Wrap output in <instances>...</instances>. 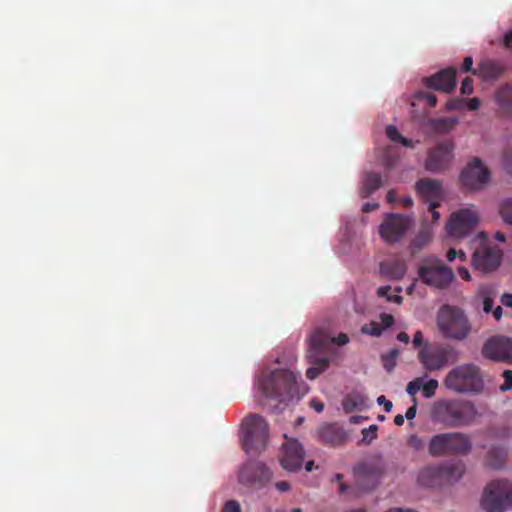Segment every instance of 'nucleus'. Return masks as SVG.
<instances>
[{"instance_id": "nucleus-1", "label": "nucleus", "mask_w": 512, "mask_h": 512, "mask_svg": "<svg viewBox=\"0 0 512 512\" xmlns=\"http://www.w3.org/2000/svg\"><path fill=\"white\" fill-rule=\"evenodd\" d=\"M299 377L300 375L286 369H276L270 373L263 371L258 379V386L267 398L286 402L304 395L305 390H301Z\"/></svg>"}, {"instance_id": "nucleus-2", "label": "nucleus", "mask_w": 512, "mask_h": 512, "mask_svg": "<svg viewBox=\"0 0 512 512\" xmlns=\"http://www.w3.org/2000/svg\"><path fill=\"white\" fill-rule=\"evenodd\" d=\"M476 414L473 405L453 399H441L434 402L430 410L432 422L446 428L469 425Z\"/></svg>"}, {"instance_id": "nucleus-3", "label": "nucleus", "mask_w": 512, "mask_h": 512, "mask_svg": "<svg viewBox=\"0 0 512 512\" xmlns=\"http://www.w3.org/2000/svg\"><path fill=\"white\" fill-rule=\"evenodd\" d=\"M472 442L461 432H444L431 437L428 453L432 457L465 456L470 453Z\"/></svg>"}, {"instance_id": "nucleus-4", "label": "nucleus", "mask_w": 512, "mask_h": 512, "mask_svg": "<svg viewBox=\"0 0 512 512\" xmlns=\"http://www.w3.org/2000/svg\"><path fill=\"white\" fill-rule=\"evenodd\" d=\"M443 384L446 389L457 394L478 392L480 390V370L474 364L458 365L446 374Z\"/></svg>"}, {"instance_id": "nucleus-5", "label": "nucleus", "mask_w": 512, "mask_h": 512, "mask_svg": "<svg viewBox=\"0 0 512 512\" xmlns=\"http://www.w3.org/2000/svg\"><path fill=\"white\" fill-rule=\"evenodd\" d=\"M243 449L247 454H259L269 439V425L260 415L251 414L243 421Z\"/></svg>"}, {"instance_id": "nucleus-6", "label": "nucleus", "mask_w": 512, "mask_h": 512, "mask_svg": "<svg viewBox=\"0 0 512 512\" xmlns=\"http://www.w3.org/2000/svg\"><path fill=\"white\" fill-rule=\"evenodd\" d=\"M437 324L445 337L456 340H463L471 330L464 312L460 308L449 305H445L440 309Z\"/></svg>"}, {"instance_id": "nucleus-7", "label": "nucleus", "mask_w": 512, "mask_h": 512, "mask_svg": "<svg viewBox=\"0 0 512 512\" xmlns=\"http://www.w3.org/2000/svg\"><path fill=\"white\" fill-rule=\"evenodd\" d=\"M417 359L426 371L442 370L448 363L458 360L457 351L451 346L425 345L418 351Z\"/></svg>"}, {"instance_id": "nucleus-8", "label": "nucleus", "mask_w": 512, "mask_h": 512, "mask_svg": "<svg viewBox=\"0 0 512 512\" xmlns=\"http://www.w3.org/2000/svg\"><path fill=\"white\" fill-rule=\"evenodd\" d=\"M482 498V509L488 511H505L512 509V484L504 480H496L485 488Z\"/></svg>"}, {"instance_id": "nucleus-9", "label": "nucleus", "mask_w": 512, "mask_h": 512, "mask_svg": "<svg viewBox=\"0 0 512 512\" xmlns=\"http://www.w3.org/2000/svg\"><path fill=\"white\" fill-rule=\"evenodd\" d=\"M414 222L410 216L388 213L379 226V234L384 242L395 244L399 242L412 228Z\"/></svg>"}, {"instance_id": "nucleus-10", "label": "nucleus", "mask_w": 512, "mask_h": 512, "mask_svg": "<svg viewBox=\"0 0 512 512\" xmlns=\"http://www.w3.org/2000/svg\"><path fill=\"white\" fill-rule=\"evenodd\" d=\"M272 478L269 468L262 462L248 461L238 473V481L240 484L252 488H263Z\"/></svg>"}, {"instance_id": "nucleus-11", "label": "nucleus", "mask_w": 512, "mask_h": 512, "mask_svg": "<svg viewBox=\"0 0 512 512\" xmlns=\"http://www.w3.org/2000/svg\"><path fill=\"white\" fill-rule=\"evenodd\" d=\"M477 212L463 208L450 215L446 224L447 234L454 238L467 236L478 223Z\"/></svg>"}, {"instance_id": "nucleus-12", "label": "nucleus", "mask_w": 512, "mask_h": 512, "mask_svg": "<svg viewBox=\"0 0 512 512\" xmlns=\"http://www.w3.org/2000/svg\"><path fill=\"white\" fill-rule=\"evenodd\" d=\"M454 145L451 141H443L428 153L425 168L433 173L447 170L453 160Z\"/></svg>"}, {"instance_id": "nucleus-13", "label": "nucleus", "mask_w": 512, "mask_h": 512, "mask_svg": "<svg viewBox=\"0 0 512 512\" xmlns=\"http://www.w3.org/2000/svg\"><path fill=\"white\" fill-rule=\"evenodd\" d=\"M383 468L379 463H360L354 468L356 487L363 491L374 489L383 475Z\"/></svg>"}, {"instance_id": "nucleus-14", "label": "nucleus", "mask_w": 512, "mask_h": 512, "mask_svg": "<svg viewBox=\"0 0 512 512\" xmlns=\"http://www.w3.org/2000/svg\"><path fill=\"white\" fill-rule=\"evenodd\" d=\"M418 274L423 283L437 288L447 287L454 279L452 269L441 264L421 266Z\"/></svg>"}, {"instance_id": "nucleus-15", "label": "nucleus", "mask_w": 512, "mask_h": 512, "mask_svg": "<svg viewBox=\"0 0 512 512\" xmlns=\"http://www.w3.org/2000/svg\"><path fill=\"white\" fill-rule=\"evenodd\" d=\"M482 353L490 359L512 363V339L494 336L486 341Z\"/></svg>"}, {"instance_id": "nucleus-16", "label": "nucleus", "mask_w": 512, "mask_h": 512, "mask_svg": "<svg viewBox=\"0 0 512 512\" xmlns=\"http://www.w3.org/2000/svg\"><path fill=\"white\" fill-rule=\"evenodd\" d=\"M303 461L302 445L296 439H288L283 444V456L280 460L282 467L289 472H295L302 468Z\"/></svg>"}, {"instance_id": "nucleus-17", "label": "nucleus", "mask_w": 512, "mask_h": 512, "mask_svg": "<svg viewBox=\"0 0 512 512\" xmlns=\"http://www.w3.org/2000/svg\"><path fill=\"white\" fill-rule=\"evenodd\" d=\"M423 82L427 88L451 93L456 88V70L452 67L442 69L436 74L424 78Z\"/></svg>"}, {"instance_id": "nucleus-18", "label": "nucleus", "mask_w": 512, "mask_h": 512, "mask_svg": "<svg viewBox=\"0 0 512 512\" xmlns=\"http://www.w3.org/2000/svg\"><path fill=\"white\" fill-rule=\"evenodd\" d=\"M319 440L332 447L341 446L347 441V434L337 423H326L318 428Z\"/></svg>"}, {"instance_id": "nucleus-19", "label": "nucleus", "mask_w": 512, "mask_h": 512, "mask_svg": "<svg viewBox=\"0 0 512 512\" xmlns=\"http://www.w3.org/2000/svg\"><path fill=\"white\" fill-rule=\"evenodd\" d=\"M502 257V250L488 244V236L482 231V272L497 269L501 264Z\"/></svg>"}, {"instance_id": "nucleus-20", "label": "nucleus", "mask_w": 512, "mask_h": 512, "mask_svg": "<svg viewBox=\"0 0 512 512\" xmlns=\"http://www.w3.org/2000/svg\"><path fill=\"white\" fill-rule=\"evenodd\" d=\"M426 378L427 374L421 377H416L413 380H411L406 385L407 394H409L411 397H414L419 391H421L425 398H433L436 395V391L439 387V382L436 379H429L428 381H424Z\"/></svg>"}, {"instance_id": "nucleus-21", "label": "nucleus", "mask_w": 512, "mask_h": 512, "mask_svg": "<svg viewBox=\"0 0 512 512\" xmlns=\"http://www.w3.org/2000/svg\"><path fill=\"white\" fill-rule=\"evenodd\" d=\"M332 344V337L322 329H316L309 338L308 354L325 356Z\"/></svg>"}, {"instance_id": "nucleus-22", "label": "nucleus", "mask_w": 512, "mask_h": 512, "mask_svg": "<svg viewBox=\"0 0 512 512\" xmlns=\"http://www.w3.org/2000/svg\"><path fill=\"white\" fill-rule=\"evenodd\" d=\"M417 481L421 486L429 488L444 486L439 463L430 464L420 469Z\"/></svg>"}, {"instance_id": "nucleus-23", "label": "nucleus", "mask_w": 512, "mask_h": 512, "mask_svg": "<svg viewBox=\"0 0 512 512\" xmlns=\"http://www.w3.org/2000/svg\"><path fill=\"white\" fill-rule=\"evenodd\" d=\"M417 193L425 202H438L442 198V188L439 181L434 179H421L416 183Z\"/></svg>"}, {"instance_id": "nucleus-24", "label": "nucleus", "mask_w": 512, "mask_h": 512, "mask_svg": "<svg viewBox=\"0 0 512 512\" xmlns=\"http://www.w3.org/2000/svg\"><path fill=\"white\" fill-rule=\"evenodd\" d=\"M443 485H450L461 480L466 473V466L462 461L439 463Z\"/></svg>"}, {"instance_id": "nucleus-25", "label": "nucleus", "mask_w": 512, "mask_h": 512, "mask_svg": "<svg viewBox=\"0 0 512 512\" xmlns=\"http://www.w3.org/2000/svg\"><path fill=\"white\" fill-rule=\"evenodd\" d=\"M460 181L469 190L480 188V158L475 157L461 172Z\"/></svg>"}, {"instance_id": "nucleus-26", "label": "nucleus", "mask_w": 512, "mask_h": 512, "mask_svg": "<svg viewBox=\"0 0 512 512\" xmlns=\"http://www.w3.org/2000/svg\"><path fill=\"white\" fill-rule=\"evenodd\" d=\"M407 271V265L403 259L391 258L380 263V273L391 279L399 280L404 277Z\"/></svg>"}, {"instance_id": "nucleus-27", "label": "nucleus", "mask_w": 512, "mask_h": 512, "mask_svg": "<svg viewBox=\"0 0 512 512\" xmlns=\"http://www.w3.org/2000/svg\"><path fill=\"white\" fill-rule=\"evenodd\" d=\"M507 459V449L503 445H496L489 449L486 464L493 469H501Z\"/></svg>"}, {"instance_id": "nucleus-28", "label": "nucleus", "mask_w": 512, "mask_h": 512, "mask_svg": "<svg viewBox=\"0 0 512 512\" xmlns=\"http://www.w3.org/2000/svg\"><path fill=\"white\" fill-rule=\"evenodd\" d=\"M382 179L380 174L375 172H367L362 179L361 196L369 197L373 192L380 188Z\"/></svg>"}, {"instance_id": "nucleus-29", "label": "nucleus", "mask_w": 512, "mask_h": 512, "mask_svg": "<svg viewBox=\"0 0 512 512\" xmlns=\"http://www.w3.org/2000/svg\"><path fill=\"white\" fill-rule=\"evenodd\" d=\"M309 361L313 366L306 370V376L308 379H316L329 365V360L326 356H317L308 354Z\"/></svg>"}, {"instance_id": "nucleus-30", "label": "nucleus", "mask_w": 512, "mask_h": 512, "mask_svg": "<svg viewBox=\"0 0 512 512\" xmlns=\"http://www.w3.org/2000/svg\"><path fill=\"white\" fill-rule=\"evenodd\" d=\"M342 406L347 413L362 410L367 406V397L360 393H350L344 397Z\"/></svg>"}, {"instance_id": "nucleus-31", "label": "nucleus", "mask_w": 512, "mask_h": 512, "mask_svg": "<svg viewBox=\"0 0 512 512\" xmlns=\"http://www.w3.org/2000/svg\"><path fill=\"white\" fill-rule=\"evenodd\" d=\"M458 119L454 117H444L430 120V125L437 133H448L456 124Z\"/></svg>"}, {"instance_id": "nucleus-32", "label": "nucleus", "mask_w": 512, "mask_h": 512, "mask_svg": "<svg viewBox=\"0 0 512 512\" xmlns=\"http://www.w3.org/2000/svg\"><path fill=\"white\" fill-rule=\"evenodd\" d=\"M431 240V233L428 229H421L418 234L414 237L410 244L412 254H417L422 250Z\"/></svg>"}, {"instance_id": "nucleus-33", "label": "nucleus", "mask_w": 512, "mask_h": 512, "mask_svg": "<svg viewBox=\"0 0 512 512\" xmlns=\"http://www.w3.org/2000/svg\"><path fill=\"white\" fill-rule=\"evenodd\" d=\"M481 69L482 80L497 78L503 72V69L500 65L490 61H482Z\"/></svg>"}, {"instance_id": "nucleus-34", "label": "nucleus", "mask_w": 512, "mask_h": 512, "mask_svg": "<svg viewBox=\"0 0 512 512\" xmlns=\"http://www.w3.org/2000/svg\"><path fill=\"white\" fill-rule=\"evenodd\" d=\"M386 135L393 142L401 143L405 147H414L413 142L403 137L399 133L398 129L393 125H389L386 127Z\"/></svg>"}, {"instance_id": "nucleus-35", "label": "nucleus", "mask_w": 512, "mask_h": 512, "mask_svg": "<svg viewBox=\"0 0 512 512\" xmlns=\"http://www.w3.org/2000/svg\"><path fill=\"white\" fill-rule=\"evenodd\" d=\"M496 100L502 107H512V85L502 87L496 94Z\"/></svg>"}, {"instance_id": "nucleus-36", "label": "nucleus", "mask_w": 512, "mask_h": 512, "mask_svg": "<svg viewBox=\"0 0 512 512\" xmlns=\"http://www.w3.org/2000/svg\"><path fill=\"white\" fill-rule=\"evenodd\" d=\"M399 355L398 349H391L387 354L382 355V364L387 372H391L396 366V359Z\"/></svg>"}, {"instance_id": "nucleus-37", "label": "nucleus", "mask_w": 512, "mask_h": 512, "mask_svg": "<svg viewBox=\"0 0 512 512\" xmlns=\"http://www.w3.org/2000/svg\"><path fill=\"white\" fill-rule=\"evenodd\" d=\"M390 291H391V286H389V285L381 286L377 289V296L385 298L387 302L401 304L403 301V298L398 294L392 295L390 293Z\"/></svg>"}, {"instance_id": "nucleus-38", "label": "nucleus", "mask_w": 512, "mask_h": 512, "mask_svg": "<svg viewBox=\"0 0 512 512\" xmlns=\"http://www.w3.org/2000/svg\"><path fill=\"white\" fill-rule=\"evenodd\" d=\"M500 213L504 221L512 226V197L502 202Z\"/></svg>"}, {"instance_id": "nucleus-39", "label": "nucleus", "mask_w": 512, "mask_h": 512, "mask_svg": "<svg viewBox=\"0 0 512 512\" xmlns=\"http://www.w3.org/2000/svg\"><path fill=\"white\" fill-rule=\"evenodd\" d=\"M361 331L372 336H380L383 332V327L378 322L371 321L369 324L364 325Z\"/></svg>"}, {"instance_id": "nucleus-40", "label": "nucleus", "mask_w": 512, "mask_h": 512, "mask_svg": "<svg viewBox=\"0 0 512 512\" xmlns=\"http://www.w3.org/2000/svg\"><path fill=\"white\" fill-rule=\"evenodd\" d=\"M378 426L373 424L362 430V441L369 444L377 437Z\"/></svg>"}, {"instance_id": "nucleus-41", "label": "nucleus", "mask_w": 512, "mask_h": 512, "mask_svg": "<svg viewBox=\"0 0 512 512\" xmlns=\"http://www.w3.org/2000/svg\"><path fill=\"white\" fill-rule=\"evenodd\" d=\"M415 98L420 101H425L428 106L435 107L437 104V98L433 93L420 91L415 94Z\"/></svg>"}, {"instance_id": "nucleus-42", "label": "nucleus", "mask_w": 512, "mask_h": 512, "mask_svg": "<svg viewBox=\"0 0 512 512\" xmlns=\"http://www.w3.org/2000/svg\"><path fill=\"white\" fill-rule=\"evenodd\" d=\"M467 100L460 98L449 99L446 102V109L450 111L463 110L466 108Z\"/></svg>"}, {"instance_id": "nucleus-43", "label": "nucleus", "mask_w": 512, "mask_h": 512, "mask_svg": "<svg viewBox=\"0 0 512 512\" xmlns=\"http://www.w3.org/2000/svg\"><path fill=\"white\" fill-rule=\"evenodd\" d=\"M504 383L500 386L501 391H508L512 389V370H505L503 372Z\"/></svg>"}, {"instance_id": "nucleus-44", "label": "nucleus", "mask_w": 512, "mask_h": 512, "mask_svg": "<svg viewBox=\"0 0 512 512\" xmlns=\"http://www.w3.org/2000/svg\"><path fill=\"white\" fill-rule=\"evenodd\" d=\"M222 512H241L240 503L236 500H229L225 502Z\"/></svg>"}, {"instance_id": "nucleus-45", "label": "nucleus", "mask_w": 512, "mask_h": 512, "mask_svg": "<svg viewBox=\"0 0 512 512\" xmlns=\"http://www.w3.org/2000/svg\"><path fill=\"white\" fill-rule=\"evenodd\" d=\"M461 93L464 95H469L473 92V81L471 78L466 77L461 84Z\"/></svg>"}, {"instance_id": "nucleus-46", "label": "nucleus", "mask_w": 512, "mask_h": 512, "mask_svg": "<svg viewBox=\"0 0 512 512\" xmlns=\"http://www.w3.org/2000/svg\"><path fill=\"white\" fill-rule=\"evenodd\" d=\"M381 327H383V330L386 328L391 327L394 324V317L391 314L383 313L380 315Z\"/></svg>"}, {"instance_id": "nucleus-47", "label": "nucleus", "mask_w": 512, "mask_h": 512, "mask_svg": "<svg viewBox=\"0 0 512 512\" xmlns=\"http://www.w3.org/2000/svg\"><path fill=\"white\" fill-rule=\"evenodd\" d=\"M411 400H412V406H410V407L407 409L406 413H405V417H406V419H408V420H412V419H414V418H415V416H416V413H417V405H418L417 399H416V397L414 396V397H412V399H411Z\"/></svg>"}, {"instance_id": "nucleus-48", "label": "nucleus", "mask_w": 512, "mask_h": 512, "mask_svg": "<svg viewBox=\"0 0 512 512\" xmlns=\"http://www.w3.org/2000/svg\"><path fill=\"white\" fill-rule=\"evenodd\" d=\"M349 342V337L345 333H340L337 337H332V344L343 346Z\"/></svg>"}, {"instance_id": "nucleus-49", "label": "nucleus", "mask_w": 512, "mask_h": 512, "mask_svg": "<svg viewBox=\"0 0 512 512\" xmlns=\"http://www.w3.org/2000/svg\"><path fill=\"white\" fill-rule=\"evenodd\" d=\"M377 402L379 405H383L385 412H390L392 410L393 404L390 400H387L385 396H379L377 398Z\"/></svg>"}, {"instance_id": "nucleus-50", "label": "nucleus", "mask_w": 512, "mask_h": 512, "mask_svg": "<svg viewBox=\"0 0 512 512\" xmlns=\"http://www.w3.org/2000/svg\"><path fill=\"white\" fill-rule=\"evenodd\" d=\"M413 345L415 347H420L421 346V348L425 345L424 342H423V334L419 330L416 331L415 334H414Z\"/></svg>"}, {"instance_id": "nucleus-51", "label": "nucleus", "mask_w": 512, "mask_h": 512, "mask_svg": "<svg viewBox=\"0 0 512 512\" xmlns=\"http://www.w3.org/2000/svg\"><path fill=\"white\" fill-rule=\"evenodd\" d=\"M439 206V202L432 201L429 203V210L432 213V217L434 221H437L440 218L439 212L436 210V208Z\"/></svg>"}, {"instance_id": "nucleus-52", "label": "nucleus", "mask_w": 512, "mask_h": 512, "mask_svg": "<svg viewBox=\"0 0 512 512\" xmlns=\"http://www.w3.org/2000/svg\"><path fill=\"white\" fill-rule=\"evenodd\" d=\"M275 487L280 492H288L291 489V485L287 481H278L275 483Z\"/></svg>"}, {"instance_id": "nucleus-53", "label": "nucleus", "mask_w": 512, "mask_h": 512, "mask_svg": "<svg viewBox=\"0 0 512 512\" xmlns=\"http://www.w3.org/2000/svg\"><path fill=\"white\" fill-rule=\"evenodd\" d=\"M472 64H473L472 57H470V56L465 57L464 61H463V64H462V67H461V70L463 72L471 71L472 70Z\"/></svg>"}, {"instance_id": "nucleus-54", "label": "nucleus", "mask_w": 512, "mask_h": 512, "mask_svg": "<svg viewBox=\"0 0 512 512\" xmlns=\"http://www.w3.org/2000/svg\"><path fill=\"white\" fill-rule=\"evenodd\" d=\"M343 475L338 473L335 475V481H337L339 485V493L344 494L349 488L346 484L342 483Z\"/></svg>"}, {"instance_id": "nucleus-55", "label": "nucleus", "mask_w": 512, "mask_h": 512, "mask_svg": "<svg viewBox=\"0 0 512 512\" xmlns=\"http://www.w3.org/2000/svg\"><path fill=\"white\" fill-rule=\"evenodd\" d=\"M482 308L486 313H489L493 308V300L489 297H485L482 301Z\"/></svg>"}, {"instance_id": "nucleus-56", "label": "nucleus", "mask_w": 512, "mask_h": 512, "mask_svg": "<svg viewBox=\"0 0 512 512\" xmlns=\"http://www.w3.org/2000/svg\"><path fill=\"white\" fill-rule=\"evenodd\" d=\"M479 105H480L479 98L474 97L470 100H467L466 108H468L470 110H476V109H478Z\"/></svg>"}, {"instance_id": "nucleus-57", "label": "nucleus", "mask_w": 512, "mask_h": 512, "mask_svg": "<svg viewBox=\"0 0 512 512\" xmlns=\"http://www.w3.org/2000/svg\"><path fill=\"white\" fill-rule=\"evenodd\" d=\"M472 264L475 270L480 269V251L478 249L473 253Z\"/></svg>"}, {"instance_id": "nucleus-58", "label": "nucleus", "mask_w": 512, "mask_h": 512, "mask_svg": "<svg viewBox=\"0 0 512 512\" xmlns=\"http://www.w3.org/2000/svg\"><path fill=\"white\" fill-rule=\"evenodd\" d=\"M501 303L506 307L512 308V293H505L501 296Z\"/></svg>"}, {"instance_id": "nucleus-59", "label": "nucleus", "mask_w": 512, "mask_h": 512, "mask_svg": "<svg viewBox=\"0 0 512 512\" xmlns=\"http://www.w3.org/2000/svg\"><path fill=\"white\" fill-rule=\"evenodd\" d=\"M310 406L318 413H321L324 410V404L316 399H312L310 401Z\"/></svg>"}, {"instance_id": "nucleus-60", "label": "nucleus", "mask_w": 512, "mask_h": 512, "mask_svg": "<svg viewBox=\"0 0 512 512\" xmlns=\"http://www.w3.org/2000/svg\"><path fill=\"white\" fill-rule=\"evenodd\" d=\"M409 445L415 449H419L422 446V441L417 436H411L409 438Z\"/></svg>"}, {"instance_id": "nucleus-61", "label": "nucleus", "mask_w": 512, "mask_h": 512, "mask_svg": "<svg viewBox=\"0 0 512 512\" xmlns=\"http://www.w3.org/2000/svg\"><path fill=\"white\" fill-rule=\"evenodd\" d=\"M458 274L463 280H470V273L467 268L465 267H459L458 268Z\"/></svg>"}, {"instance_id": "nucleus-62", "label": "nucleus", "mask_w": 512, "mask_h": 512, "mask_svg": "<svg viewBox=\"0 0 512 512\" xmlns=\"http://www.w3.org/2000/svg\"><path fill=\"white\" fill-rule=\"evenodd\" d=\"M490 179V171L489 169L482 164V185L488 182Z\"/></svg>"}, {"instance_id": "nucleus-63", "label": "nucleus", "mask_w": 512, "mask_h": 512, "mask_svg": "<svg viewBox=\"0 0 512 512\" xmlns=\"http://www.w3.org/2000/svg\"><path fill=\"white\" fill-rule=\"evenodd\" d=\"M378 203H366L363 205V208L362 210L364 212H371V211H374L378 208Z\"/></svg>"}, {"instance_id": "nucleus-64", "label": "nucleus", "mask_w": 512, "mask_h": 512, "mask_svg": "<svg viewBox=\"0 0 512 512\" xmlns=\"http://www.w3.org/2000/svg\"><path fill=\"white\" fill-rule=\"evenodd\" d=\"M504 43L508 48H512V31L505 35Z\"/></svg>"}]
</instances>
